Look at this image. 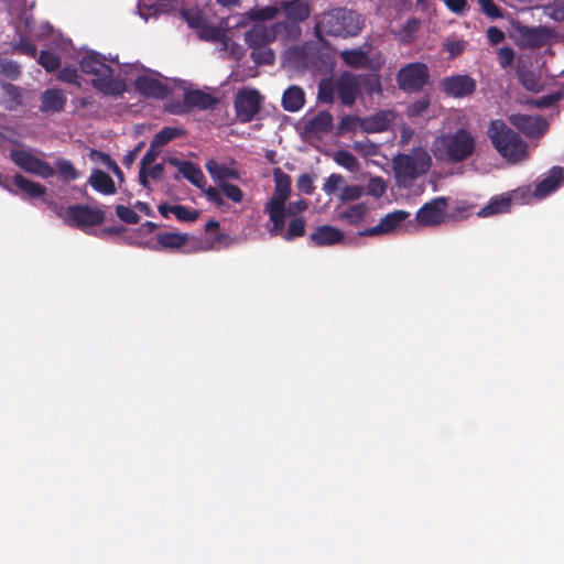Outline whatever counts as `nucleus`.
I'll return each mask as SVG.
<instances>
[{
  "label": "nucleus",
  "instance_id": "nucleus-50",
  "mask_svg": "<svg viewBox=\"0 0 564 564\" xmlns=\"http://www.w3.org/2000/svg\"><path fill=\"white\" fill-rule=\"evenodd\" d=\"M431 99L429 95L421 97L420 99L412 102L406 110L410 118H416L423 115L430 107Z\"/></svg>",
  "mask_w": 564,
  "mask_h": 564
},
{
  "label": "nucleus",
  "instance_id": "nucleus-14",
  "mask_svg": "<svg viewBox=\"0 0 564 564\" xmlns=\"http://www.w3.org/2000/svg\"><path fill=\"white\" fill-rule=\"evenodd\" d=\"M448 198L438 196L425 203L415 215L416 221L425 227L441 225L445 221Z\"/></svg>",
  "mask_w": 564,
  "mask_h": 564
},
{
  "label": "nucleus",
  "instance_id": "nucleus-17",
  "mask_svg": "<svg viewBox=\"0 0 564 564\" xmlns=\"http://www.w3.org/2000/svg\"><path fill=\"white\" fill-rule=\"evenodd\" d=\"M337 97L344 106L351 107L355 105L360 89L358 86V77L350 72H343L336 78Z\"/></svg>",
  "mask_w": 564,
  "mask_h": 564
},
{
  "label": "nucleus",
  "instance_id": "nucleus-30",
  "mask_svg": "<svg viewBox=\"0 0 564 564\" xmlns=\"http://www.w3.org/2000/svg\"><path fill=\"white\" fill-rule=\"evenodd\" d=\"M514 31L524 46L538 48L544 44V32L539 28H531L518 23L514 25Z\"/></svg>",
  "mask_w": 564,
  "mask_h": 564
},
{
  "label": "nucleus",
  "instance_id": "nucleus-32",
  "mask_svg": "<svg viewBox=\"0 0 564 564\" xmlns=\"http://www.w3.org/2000/svg\"><path fill=\"white\" fill-rule=\"evenodd\" d=\"M334 118L329 111L322 110L305 123V130L312 134L327 133L333 128Z\"/></svg>",
  "mask_w": 564,
  "mask_h": 564
},
{
  "label": "nucleus",
  "instance_id": "nucleus-37",
  "mask_svg": "<svg viewBox=\"0 0 564 564\" xmlns=\"http://www.w3.org/2000/svg\"><path fill=\"white\" fill-rule=\"evenodd\" d=\"M184 134V130L177 127H164L155 133L151 140L152 148H161Z\"/></svg>",
  "mask_w": 564,
  "mask_h": 564
},
{
  "label": "nucleus",
  "instance_id": "nucleus-63",
  "mask_svg": "<svg viewBox=\"0 0 564 564\" xmlns=\"http://www.w3.org/2000/svg\"><path fill=\"white\" fill-rule=\"evenodd\" d=\"M206 197L209 202L215 204L216 206L220 207L225 204L223 192L219 187H213L209 186L207 189H205Z\"/></svg>",
  "mask_w": 564,
  "mask_h": 564
},
{
  "label": "nucleus",
  "instance_id": "nucleus-12",
  "mask_svg": "<svg viewBox=\"0 0 564 564\" xmlns=\"http://www.w3.org/2000/svg\"><path fill=\"white\" fill-rule=\"evenodd\" d=\"M440 87L446 96L463 99L476 93L477 82L469 75L456 74L444 77L440 83Z\"/></svg>",
  "mask_w": 564,
  "mask_h": 564
},
{
  "label": "nucleus",
  "instance_id": "nucleus-21",
  "mask_svg": "<svg viewBox=\"0 0 564 564\" xmlns=\"http://www.w3.org/2000/svg\"><path fill=\"white\" fill-rule=\"evenodd\" d=\"M67 102V95L64 90L58 88H50L41 95L40 110L42 112H61L64 110Z\"/></svg>",
  "mask_w": 564,
  "mask_h": 564
},
{
  "label": "nucleus",
  "instance_id": "nucleus-47",
  "mask_svg": "<svg viewBox=\"0 0 564 564\" xmlns=\"http://www.w3.org/2000/svg\"><path fill=\"white\" fill-rule=\"evenodd\" d=\"M334 161L338 165H340L349 171H356L359 166L358 160L355 158V155H352L349 151H346V150H339V151L335 152Z\"/></svg>",
  "mask_w": 564,
  "mask_h": 564
},
{
  "label": "nucleus",
  "instance_id": "nucleus-33",
  "mask_svg": "<svg viewBox=\"0 0 564 564\" xmlns=\"http://www.w3.org/2000/svg\"><path fill=\"white\" fill-rule=\"evenodd\" d=\"M377 72L357 75L359 89L364 88L369 96L381 95L383 91L381 76Z\"/></svg>",
  "mask_w": 564,
  "mask_h": 564
},
{
  "label": "nucleus",
  "instance_id": "nucleus-24",
  "mask_svg": "<svg viewBox=\"0 0 564 564\" xmlns=\"http://www.w3.org/2000/svg\"><path fill=\"white\" fill-rule=\"evenodd\" d=\"M392 121L391 111H379L372 116L359 120V126L367 133H377L387 131Z\"/></svg>",
  "mask_w": 564,
  "mask_h": 564
},
{
  "label": "nucleus",
  "instance_id": "nucleus-31",
  "mask_svg": "<svg viewBox=\"0 0 564 564\" xmlns=\"http://www.w3.org/2000/svg\"><path fill=\"white\" fill-rule=\"evenodd\" d=\"M88 184L95 191L104 195H113L117 192L115 181L111 178V176L99 169L93 170L88 180Z\"/></svg>",
  "mask_w": 564,
  "mask_h": 564
},
{
  "label": "nucleus",
  "instance_id": "nucleus-16",
  "mask_svg": "<svg viewBox=\"0 0 564 564\" xmlns=\"http://www.w3.org/2000/svg\"><path fill=\"white\" fill-rule=\"evenodd\" d=\"M510 123L530 138H539L547 130L545 119L538 116L514 113L509 117Z\"/></svg>",
  "mask_w": 564,
  "mask_h": 564
},
{
  "label": "nucleus",
  "instance_id": "nucleus-11",
  "mask_svg": "<svg viewBox=\"0 0 564 564\" xmlns=\"http://www.w3.org/2000/svg\"><path fill=\"white\" fill-rule=\"evenodd\" d=\"M10 158L12 162L21 170L37 175L43 178L54 176L55 169L52 167L47 162L39 159L32 153L24 150L11 151Z\"/></svg>",
  "mask_w": 564,
  "mask_h": 564
},
{
  "label": "nucleus",
  "instance_id": "nucleus-18",
  "mask_svg": "<svg viewBox=\"0 0 564 564\" xmlns=\"http://www.w3.org/2000/svg\"><path fill=\"white\" fill-rule=\"evenodd\" d=\"M529 193V188H518L512 193V195H501L492 197L490 202L478 212V216L489 217L507 213L510 210L513 199L524 198L525 194Z\"/></svg>",
  "mask_w": 564,
  "mask_h": 564
},
{
  "label": "nucleus",
  "instance_id": "nucleus-27",
  "mask_svg": "<svg viewBox=\"0 0 564 564\" xmlns=\"http://www.w3.org/2000/svg\"><path fill=\"white\" fill-rule=\"evenodd\" d=\"M13 185L22 193L23 199L40 198L46 194V187L32 182L21 174L13 176Z\"/></svg>",
  "mask_w": 564,
  "mask_h": 564
},
{
  "label": "nucleus",
  "instance_id": "nucleus-4",
  "mask_svg": "<svg viewBox=\"0 0 564 564\" xmlns=\"http://www.w3.org/2000/svg\"><path fill=\"white\" fill-rule=\"evenodd\" d=\"M274 192L264 206V213L272 221L270 235L282 234L286 217L285 202L291 195V177L289 174L276 167L273 170Z\"/></svg>",
  "mask_w": 564,
  "mask_h": 564
},
{
  "label": "nucleus",
  "instance_id": "nucleus-8",
  "mask_svg": "<svg viewBox=\"0 0 564 564\" xmlns=\"http://www.w3.org/2000/svg\"><path fill=\"white\" fill-rule=\"evenodd\" d=\"M395 80L403 93H420L430 82L429 67L421 62L409 63L399 69Z\"/></svg>",
  "mask_w": 564,
  "mask_h": 564
},
{
  "label": "nucleus",
  "instance_id": "nucleus-35",
  "mask_svg": "<svg viewBox=\"0 0 564 564\" xmlns=\"http://www.w3.org/2000/svg\"><path fill=\"white\" fill-rule=\"evenodd\" d=\"M421 21L417 18H410L402 28L395 32V39L404 45L411 44L420 29Z\"/></svg>",
  "mask_w": 564,
  "mask_h": 564
},
{
  "label": "nucleus",
  "instance_id": "nucleus-51",
  "mask_svg": "<svg viewBox=\"0 0 564 564\" xmlns=\"http://www.w3.org/2000/svg\"><path fill=\"white\" fill-rule=\"evenodd\" d=\"M199 30V37L206 41L218 42L221 41L225 36L224 31L220 28L207 25L206 22Z\"/></svg>",
  "mask_w": 564,
  "mask_h": 564
},
{
  "label": "nucleus",
  "instance_id": "nucleus-9",
  "mask_svg": "<svg viewBox=\"0 0 564 564\" xmlns=\"http://www.w3.org/2000/svg\"><path fill=\"white\" fill-rule=\"evenodd\" d=\"M263 97L257 89L241 88L234 100L236 118L241 123L253 121L262 108Z\"/></svg>",
  "mask_w": 564,
  "mask_h": 564
},
{
  "label": "nucleus",
  "instance_id": "nucleus-23",
  "mask_svg": "<svg viewBox=\"0 0 564 564\" xmlns=\"http://www.w3.org/2000/svg\"><path fill=\"white\" fill-rule=\"evenodd\" d=\"M310 239L317 247L333 246L343 241L344 234L335 227L322 225L315 228Z\"/></svg>",
  "mask_w": 564,
  "mask_h": 564
},
{
  "label": "nucleus",
  "instance_id": "nucleus-20",
  "mask_svg": "<svg viewBox=\"0 0 564 564\" xmlns=\"http://www.w3.org/2000/svg\"><path fill=\"white\" fill-rule=\"evenodd\" d=\"M410 214L405 210H394L387 214L380 219V223L371 228L359 231L360 237H372L378 235L388 234L394 230L402 221H404Z\"/></svg>",
  "mask_w": 564,
  "mask_h": 564
},
{
  "label": "nucleus",
  "instance_id": "nucleus-36",
  "mask_svg": "<svg viewBox=\"0 0 564 564\" xmlns=\"http://www.w3.org/2000/svg\"><path fill=\"white\" fill-rule=\"evenodd\" d=\"M305 231L306 220L304 217H295L289 221L286 229L284 227L282 234H278L276 236H281L286 241H293L303 237Z\"/></svg>",
  "mask_w": 564,
  "mask_h": 564
},
{
  "label": "nucleus",
  "instance_id": "nucleus-2",
  "mask_svg": "<svg viewBox=\"0 0 564 564\" xmlns=\"http://www.w3.org/2000/svg\"><path fill=\"white\" fill-rule=\"evenodd\" d=\"M476 151V137L466 128L443 133L433 142V152L436 159L447 163H462L474 155Z\"/></svg>",
  "mask_w": 564,
  "mask_h": 564
},
{
  "label": "nucleus",
  "instance_id": "nucleus-3",
  "mask_svg": "<svg viewBox=\"0 0 564 564\" xmlns=\"http://www.w3.org/2000/svg\"><path fill=\"white\" fill-rule=\"evenodd\" d=\"M487 137L495 150L509 163L516 164L528 158L527 142L503 120H491L487 128Z\"/></svg>",
  "mask_w": 564,
  "mask_h": 564
},
{
  "label": "nucleus",
  "instance_id": "nucleus-53",
  "mask_svg": "<svg viewBox=\"0 0 564 564\" xmlns=\"http://www.w3.org/2000/svg\"><path fill=\"white\" fill-rule=\"evenodd\" d=\"M386 191H387V185L382 177L377 176V177L370 178L368 186H367L368 195L379 198L384 195Z\"/></svg>",
  "mask_w": 564,
  "mask_h": 564
},
{
  "label": "nucleus",
  "instance_id": "nucleus-38",
  "mask_svg": "<svg viewBox=\"0 0 564 564\" xmlns=\"http://www.w3.org/2000/svg\"><path fill=\"white\" fill-rule=\"evenodd\" d=\"M279 13V10L274 6L268 7H254L245 13V18L249 21L263 23L264 21H269L275 18Z\"/></svg>",
  "mask_w": 564,
  "mask_h": 564
},
{
  "label": "nucleus",
  "instance_id": "nucleus-49",
  "mask_svg": "<svg viewBox=\"0 0 564 564\" xmlns=\"http://www.w3.org/2000/svg\"><path fill=\"white\" fill-rule=\"evenodd\" d=\"M172 214L178 219L180 221H195L198 216L199 212L196 209H191L184 205H173L172 206Z\"/></svg>",
  "mask_w": 564,
  "mask_h": 564
},
{
  "label": "nucleus",
  "instance_id": "nucleus-6",
  "mask_svg": "<svg viewBox=\"0 0 564 564\" xmlns=\"http://www.w3.org/2000/svg\"><path fill=\"white\" fill-rule=\"evenodd\" d=\"M318 25L332 36H351L361 30L359 14L345 8H337L324 13Z\"/></svg>",
  "mask_w": 564,
  "mask_h": 564
},
{
  "label": "nucleus",
  "instance_id": "nucleus-13",
  "mask_svg": "<svg viewBox=\"0 0 564 564\" xmlns=\"http://www.w3.org/2000/svg\"><path fill=\"white\" fill-rule=\"evenodd\" d=\"M218 99L212 94L200 89H188L184 93L183 102L181 105L172 106L170 111L172 113H185L194 108L199 110H208L215 108Z\"/></svg>",
  "mask_w": 564,
  "mask_h": 564
},
{
  "label": "nucleus",
  "instance_id": "nucleus-61",
  "mask_svg": "<svg viewBox=\"0 0 564 564\" xmlns=\"http://www.w3.org/2000/svg\"><path fill=\"white\" fill-rule=\"evenodd\" d=\"M352 148L362 155H375L377 154L378 148L375 143L369 140L355 141Z\"/></svg>",
  "mask_w": 564,
  "mask_h": 564
},
{
  "label": "nucleus",
  "instance_id": "nucleus-22",
  "mask_svg": "<svg viewBox=\"0 0 564 564\" xmlns=\"http://www.w3.org/2000/svg\"><path fill=\"white\" fill-rule=\"evenodd\" d=\"M563 177H564V171L562 167H560V166L552 167L550 170L547 176L544 177L543 180H541L536 184V186L532 193V196L535 198H539V199L546 197L547 195L553 193L558 187V185L563 181Z\"/></svg>",
  "mask_w": 564,
  "mask_h": 564
},
{
  "label": "nucleus",
  "instance_id": "nucleus-29",
  "mask_svg": "<svg viewBox=\"0 0 564 564\" xmlns=\"http://www.w3.org/2000/svg\"><path fill=\"white\" fill-rule=\"evenodd\" d=\"M269 26L275 33V40L296 41L302 34L299 23L286 17L284 20L278 21Z\"/></svg>",
  "mask_w": 564,
  "mask_h": 564
},
{
  "label": "nucleus",
  "instance_id": "nucleus-1",
  "mask_svg": "<svg viewBox=\"0 0 564 564\" xmlns=\"http://www.w3.org/2000/svg\"><path fill=\"white\" fill-rule=\"evenodd\" d=\"M80 70L91 76V86L105 96H120L127 91L124 79L115 76V69L106 63V57L95 51L88 52L79 61Z\"/></svg>",
  "mask_w": 564,
  "mask_h": 564
},
{
  "label": "nucleus",
  "instance_id": "nucleus-10",
  "mask_svg": "<svg viewBox=\"0 0 564 564\" xmlns=\"http://www.w3.org/2000/svg\"><path fill=\"white\" fill-rule=\"evenodd\" d=\"M105 220V213L99 207L89 205H70L66 209V223L69 226L84 229L86 227L99 226Z\"/></svg>",
  "mask_w": 564,
  "mask_h": 564
},
{
  "label": "nucleus",
  "instance_id": "nucleus-7",
  "mask_svg": "<svg viewBox=\"0 0 564 564\" xmlns=\"http://www.w3.org/2000/svg\"><path fill=\"white\" fill-rule=\"evenodd\" d=\"M431 166L430 156L421 154H398L392 161L394 176L399 184H405L425 174Z\"/></svg>",
  "mask_w": 564,
  "mask_h": 564
},
{
  "label": "nucleus",
  "instance_id": "nucleus-60",
  "mask_svg": "<svg viewBox=\"0 0 564 564\" xmlns=\"http://www.w3.org/2000/svg\"><path fill=\"white\" fill-rule=\"evenodd\" d=\"M514 51L509 46H503L498 50V62L501 68H507L512 65L514 61Z\"/></svg>",
  "mask_w": 564,
  "mask_h": 564
},
{
  "label": "nucleus",
  "instance_id": "nucleus-19",
  "mask_svg": "<svg viewBox=\"0 0 564 564\" xmlns=\"http://www.w3.org/2000/svg\"><path fill=\"white\" fill-rule=\"evenodd\" d=\"M134 88L147 98L164 99L170 94L167 85L149 75H139L134 80Z\"/></svg>",
  "mask_w": 564,
  "mask_h": 564
},
{
  "label": "nucleus",
  "instance_id": "nucleus-46",
  "mask_svg": "<svg viewBox=\"0 0 564 564\" xmlns=\"http://www.w3.org/2000/svg\"><path fill=\"white\" fill-rule=\"evenodd\" d=\"M37 63L47 72L54 73L61 67V58L57 54L43 50L40 52Z\"/></svg>",
  "mask_w": 564,
  "mask_h": 564
},
{
  "label": "nucleus",
  "instance_id": "nucleus-56",
  "mask_svg": "<svg viewBox=\"0 0 564 564\" xmlns=\"http://www.w3.org/2000/svg\"><path fill=\"white\" fill-rule=\"evenodd\" d=\"M223 194L234 203H241L243 199V192L234 184L225 183L218 186Z\"/></svg>",
  "mask_w": 564,
  "mask_h": 564
},
{
  "label": "nucleus",
  "instance_id": "nucleus-59",
  "mask_svg": "<svg viewBox=\"0 0 564 564\" xmlns=\"http://www.w3.org/2000/svg\"><path fill=\"white\" fill-rule=\"evenodd\" d=\"M296 187L303 194H306V195L313 194V192L315 189L313 177L306 173L300 175L296 181Z\"/></svg>",
  "mask_w": 564,
  "mask_h": 564
},
{
  "label": "nucleus",
  "instance_id": "nucleus-39",
  "mask_svg": "<svg viewBox=\"0 0 564 564\" xmlns=\"http://www.w3.org/2000/svg\"><path fill=\"white\" fill-rule=\"evenodd\" d=\"M367 206L362 203L350 205L339 214V218L350 225H358L367 215Z\"/></svg>",
  "mask_w": 564,
  "mask_h": 564
},
{
  "label": "nucleus",
  "instance_id": "nucleus-52",
  "mask_svg": "<svg viewBox=\"0 0 564 564\" xmlns=\"http://www.w3.org/2000/svg\"><path fill=\"white\" fill-rule=\"evenodd\" d=\"M57 79L67 84H73L80 87L79 75L75 67L65 66L57 73Z\"/></svg>",
  "mask_w": 564,
  "mask_h": 564
},
{
  "label": "nucleus",
  "instance_id": "nucleus-28",
  "mask_svg": "<svg viewBox=\"0 0 564 564\" xmlns=\"http://www.w3.org/2000/svg\"><path fill=\"white\" fill-rule=\"evenodd\" d=\"M281 104L284 110L296 112L305 104V93L301 86L292 85L286 88L282 95Z\"/></svg>",
  "mask_w": 564,
  "mask_h": 564
},
{
  "label": "nucleus",
  "instance_id": "nucleus-58",
  "mask_svg": "<svg viewBox=\"0 0 564 564\" xmlns=\"http://www.w3.org/2000/svg\"><path fill=\"white\" fill-rule=\"evenodd\" d=\"M546 14L556 22H564V1H554L545 8Z\"/></svg>",
  "mask_w": 564,
  "mask_h": 564
},
{
  "label": "nucleus",
  "instance_id": "nucleus-48",
  "mask_svg": "<svg viewBox=\"0 0 564 564\" xmlns=\"http://www.w3.org/2000/svg\"><path fill=\"white\" fill-rule=\"evenodd\" d=\"M0 74L11 80H15L21 75V66L12 59L2 58L0 61Z\"/></svg>",
  "mask_w": 564,
  "mask_h": 564
},
{
  "label": "nucleus",
  "instance_id": "nucleus-41",
  "mask_svg": "<svg viewBox=\"0 0 564 564\" xmlns=\"http://www.w3.org/2000/svg\"><path fill=\"white\" fill-rule=\"evenodd\" d=\"M1 87L7 96V100L4 102V108L7 110H15L22 105L23 97L20 87L11 83H4Z\"/></svg>",
  "mask_w": 564,
  "mask_h": 564
},
{
  "label": "nucleus",
  "instance_id": "nucleus-26",
  "mask_svg": "<svg viewBox=\"0 0 564 564\" xmlns=\"http://www.w3.org/2000/svg\"><path fill=\"white\" fill-rule=\"evenodd\" d=\"M283 65L293 70H304L308 66V55L304 47L292 46L283 53Z\"/></svg>",
  "mask_w": 564,
  "mask_h": 564
},
{
  "label": "nucleus",
  "instance_id": "nucleus-54",
  "mask_svg": "<svg viewBox=\"0 0 564 564\" xmlns=\"http://www.w3.org/2000/svg\"><path fill=\"white\" fill-rule=\"evenodd\" d=\"M116 214L118 218L126 224L135 225L140 220L139 215L134 210L123 205L116 206Z\"/></svg>",
  "mask_w": 564,
  "mask_h": 564
},
{
  "label": "nucleus",
  "instance_id": "nucleus-15",
  "mask_svg": "<svg viewBox=\"0 0 564 564\" xmlns=\"http://www.w3.org/2000/svg\"><path fill=\"white\" fill-rule=\"evenodd\" d=\"M339 56L347 66L355 69L367 68L370 70H379L384 64V57L381 54L370 57L368 53L361 48L341 51Z\"/></svg>",
  "mask_w": 564,
  "mask_h": 564
},
{
  "label": "nucleus",
  "instance_id": "nucleus-25",
  "mask_svg": "<svg viewBox=\"0 0 564 564\" xmlns=\"http://www.w3.org/2000/svg\"><path fill=\"white\" fill-rule=\"evenodd\" d=\"M205 167L218 186L227 183L228 180H240V172L237 169L227 166L216 160L207 161Z\"/></svg>",
  "mask_w": 564,
  "mask_h": 564
},
{
  "label": "nucleus",
  "instance_id": "nucleus-55",
  "mask_svg": "<svg viewBox=\"0 0 564 564\" xmlns=\"http://www.w3.org/2000/svg\"><path fill=\"white\" fill-rule=\"evenodd\" d=\"M480 10L490 19H500L503 17L501 9L494 2V0H477Z\"/></svg>",
  "mask_w": 564,
  "mask_h": 564
},
{
  "label": "nucleus",
  "instance_id": "nucleus-64",
  "mask_svg": "<svg viewBox=\"0 0 564 564\" xmlns=\"http://www.w3.org/2000/svg\"><path fill=\"white\" fill-rule=\"evenodd\" d=\"M487 39L490 45L495 46L501 43L505 40V33L497 26H490L487 29Z\"/></svg>",
  "mask_w": 564,
  "mask_h": 564
},
{
  "label": "nucleus",
  "instance_id": "nucleus-42",
  "mask_svg": "<svg viewBox=\"0 0 564 564\" xmlns=\"http://www.w3.org/2000/svg\"><path fill=\"white\" fill-rule=\"evenodd\" d=\"M55 167L64 182L75 181L79 177V173L69 160L58 158L55 161Z\"/></svg>",
  "mask_w": 564,
  "mask_h": 564
},
{
  "label": "nucleus",
  "instance_id": "nucleus-57",
  "mask_svg": "<svg viewBox=\"0 0 564 564\" xmlns=\"http://www.w3.org/2000/svg\"><path fill=\"white\" fill-rule=\"evenodd\" d=\"M182 14H183L184 19L186 20V22L188 23V25L193 29L199 30L202 26H204V23L206 22L205 17L198 10H196V11L185 10L182 12Z\"/></svg>",
  "mask_w": 564,
  "mask_h": 564
},
{
  "label": "nucleus",
  "instance_id": "nucleus-5",
  "mask_svg": "<svg viewBox=\"0 0 564 564\" xmlns=\"http://www.w3.org/2000/svg\"><path fill=\"white\" fill-rule=\"evenodd\" d=\"M275 41V33L264 23H256L245 32V42L250 48V57L257 65H273L274 51L270 45Z\"/></svg>",
  "mask_w": 564,
  "mask_h": 564
},
{
  "label": "nucleus",
  "instance_id": "nucleus-62",
  "mask_svg": "<svg viewBox=\"0 0 564 564\" xmlns=\"http://www.w3.org/2000/svg\"><path fill=\"white\" fill-rule=\"evenodd\" d=\"M343 176L339 175V174H330L327 178H326V182L324 184V191L327 193V194H333L335 193L338 188H339V185L343 183Z\"/></svg>",
  "mask_w": 564,
  "mask_h": 564
},
{
  "label": "nucleus",
  "instance_id": "nucleus-40",
  "mask_svg": "<svg viewBox=\"0 0 564 564\" xmlns=\"http://www.w3.org/2000/svg\"><path fill=\"white\" fill-rule=\"evenodd\" d=\"M285 14L288 19L300 23L310 17L311 10L306 2L294 1L285 7Z\"/></svg>",
  "mask_w": 564,
  "mask_h": 564
},
{
  "label": "nucleus",
  "instance_id": "nucleus-44",
  "mask_svg": "<svg viewBox=\"0 0 564 564\" xmlns=\"http://www.w3.org/2000/svg\"><path fill=\"white\" fill-rule=\"evenodd\" d=\"M335 94L337 95V86L336 80L332 79H323L318 84V93L317 98L321 102L324 104H333L335 99Z\"/></svg>",
  "mask_w": 564,
  "mask_h": 564
},
{
  "label": "nucleus",
  "instance_id": "nucleus-34",
  "mask_svg": "<svg viewBox=\"0 0 564 564\" xmlns=\"http://www.w3.org/2000/svg\"><path fill=\"white\" fill-rule=\"evenodd\" d=\"M186 234L160 232L156 235V243L161 249H180L186 245Z\"/></svg>",
  "mask_w": 564,
  "mask_h": 564
},
{
  "label": "nucleus",
  "instance_id": "nucleus-45",
  "mask_svg": "<svg viewBox=\"0 0 564 564\" xmlns=\"http://www.w3.org/2000/svg\"><path fill=\"white\" fill-rule=\"evenodd\" d=\"M12 51L14 53L23 54L32 58L36 57L37 55V47L34 42L29 36L23 34H21L19 40L12 44Z\"/></svg>",
  "mask_w": 564,
  "mask_h": 564
},
{
  "label": "nucleus",
  "instance_id": "nucleus-43",
  "mask_svg": "<svg viewBox=\"0 0 564 564\" xmlns=\"http://www.w3.org/2000/svg\"><path fill=\"white\" fill-rule=\"evenodd\" d=\"M181 174L184 178L191 182L193 185L202 188L205 184V175L197 164L188 162L184 169H181Z\"/></svg>",
  "mask_w": 564,
  "mask_h": 564
}]
</instances>
